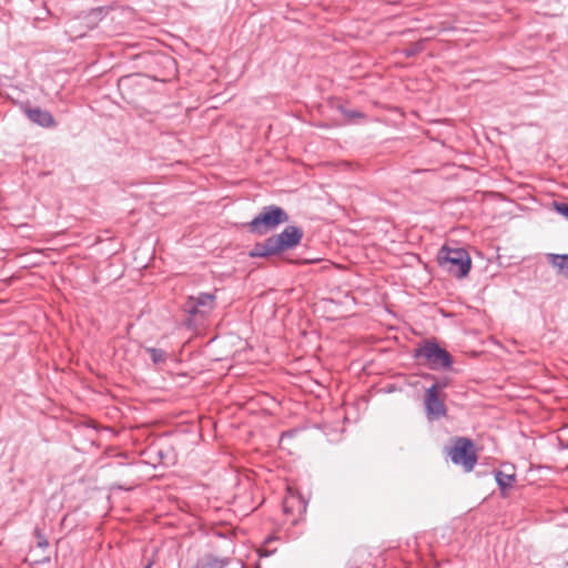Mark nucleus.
I'll return each mask as SVG.
<instances>
[{
    "mask_svg": "<svg viewBox=\"0 0 568 568\" xmlns=\"http://www.w3.org/2000/svg\"><path fill=\"white\" fill-rule=\"evenodd\" d=\"M297 499V501L300 503V505L302 506L303 510L306 509V503L303 500V498L301 496H294V495H291L290 497L285 498L284 503H283V508H284V511L287 514L291 511V508H292V504L293 501Z\"/></svg>",
    "mask_w": 568,
    "mask_h": 568,
    "instance_id": "obj_13",
    "label": "nucleus"
},
{
    "mask_svg": "<svg viewBox=\"0 0 568 568\" xmlns=\"http://www.w3.org/2000/svg\"><path fill=\"white\" fill-rule=\"evenodd\" d=\"M424 49V45L422 42H417L412 44L409 48L404 50V53L407 58H412L417 55L419 52H422Z\"/></svg>",
    "mask_w": 568,
    "mask_h": 568,
    "instance_id": "obj_14",
    "label": "nucleus"
},
{
    "mask_svg": "<svg viewBox=\"0 0 568 568\" xmlns=\"http://www.w3.org/2000/svg\"><path fill=\"white\" fill-rule=\"evenodd\" d=\"M547 260L557 270L558 274L568 278V254L549 253Z\"/></svg>",
    "mask_w": 568,
    "mask_h": 568,
    "instance_id": "obj_10",
    "label": "nucleus"
},
{
    "mask_svg": "<svg viewBox=\"0 0 568 568\" xmlns=\"http://www.w3.org/2000/svg\"><path fill=\"white\" fill-rule=\"evenodd\" d=\"M146 352L149 353L153 364L159 365L165 363L168 355L163 349L155 347H148Z\"/></svg>",
    "mask_w": 568,
    "mask_h": 568,
    "instance_id": "obj_12",
    "label": "nucleus"
},
{
    "mask_svg": "<svg viewBox=\"0 0 568 568\" xmlns=\"http://www.w3.org/2000/svg\"><path fill=\"white\" fill-rule=\"evenodd\" d=\"M286 222H288V214L284 209L276 205H268L264 206L247 224V229L253 234L264 235Z\"/></svg>",
    "mask_w": 568,
    "mask_h": 568,
    "instance_id": "obj_4",
    "label": "nucleus"
},
{
    "mask_svg": "<svg viewBox=\"0 0 568 568\" xmlns=\"http://www.w3.org/2000/svg\"><path fill=\"white\" fill-rule=\"evenodd\" d=\"M473 448L474 444L469 438L457 437L448 449V456L455 465H462L465 471H470L477 463V456Z\"/></svg>",
    "mask_w": 568,
    "mask_h": 568,
    "instance_id": "obj_5",
    "label": "nucleus"
},
{
    "mask_svg": "<svg viewBox=\"0 0 568 568\" xmlns=\"http://www.w3.org/2000/svg\"><path fill=\"white\" fill-rule=\"evenodd\" d=\"M494 474H495L496 483L501 490V495L505 497L506 490L513 487V485L516 480V475L515 474H505L501 470H495Z\"/></svg>",
    "mask_w": 568,
    "mask_h": 568,
    "instance_id": "obj_11",
    "label": "nucleus"
},
{
    "mask_svg": "<svg viewBox=\"0 0 568 568\" xmlns=\"http://www.w3.org/2000/svg\"><path fill=\"white\" fill-rule=\"evenodd\" d=\"M437 263L443 270L459 278L465 277L471 266L470 256L465 248L446 245L438 251Z\"/></svg>",
    "mask_w": 568,
    "mask_h": 568,
    "instance_id": "obj_3",
    "label": "nucleus"
},
{
    "mask_svg": "<svg viewBox=\"0 0 568 568\" xmlns=\"http://www.w3.org/2000/svg\"><path fill=\"white\" fill-rule=\"evenodd\" d=\"M555 210L568 220V204L555 202Z\"/></svg>",
    "mask_w": 568,
    "mask_h": 568,
    "instance_id": "obj_15",
    "label": "nucleus"
},
{
    "mask_svg": "<svg viewBox=\"0 0 568 568\" xmlns=\"http://www.w3.org/2000/svg\"><path fill=\"white\" fill-rule=\"evenodd\" d=\"M215 298L213 293H200L197 296H189L184 303V311L192 317L205 316L214 308Z\"/></svg>",
    "mask_w": 568,
    "mask_h": 568,
    "instance_id": "obj_7",
    "label": "nucleus"
},
{
    "mask_svg": "<svg viewBox=\"0 0 568 568\" xmlns=\"http://www.w3.org/2000/svg\"><path fill=\"white\" fill-rule=\"evenodd\" d=\"M414 358L430 369H448L453 365L452 355L438 345L435 339H424L414 349Z\"/></svg>",
    "mask_w": 568,
    "mask_h": 568,
    "instance_id": "obj_2",
    "label": "nucleus"
},
{
    "mask_svg": "<svg viewBox=\"0 0 568 568\" xmlns=\"http://www.w3.org/2000/svg\"><path fill=\"white\" fill-rule=\"evenodd\" d=\"M446 387V383H434L425 393L424 404L428 419H439L446 416L444 399L440 398L438 390Z\"/></svg>",
    "mask_w": 568,
    "mask_h": 568,
    "instance_id": "obj_6",
    "label": "nucleus"
},
{
    "mask_svg": "<svg viewBox=\"0 0 568 568\" xmlns=\"http://www.w3.org/2000/svg\"><path fill=\"white\" fill-rule=\"evenodd\" d=\"M24 113L30 121L42 128H52L55 125L54 118L47 110H42L40 108H28Z\"/></svg>",
    "mask_w": 568,
    "mask_h": 568,
    "instance_id": "obj_8",
    "label": "nucleus"
},
{
    "mask_svg": "<svg viewBox=\"0 0 568 568\" xmlns=\"http://www.w3.org/2000/svg\"><path fill=\"white\" fill-rule=\"evenodd\" d=\"M304 232L295 225H287L281 233L274 234L263 242L256 243L250 252L251 257H270L296 247Z\"/></svg>",
    "mask_w": 568,
    "mask_h": 568,
    "instance_id": "obj_1",
    "label": "nucleus"
},
{
    "mask_svg": "<svg viewBox=\"0 0 568 568\" xmlns=\"http://www.w3.org/2000/svg\"><path fill=\"white\" fill-rule=\"evenodd\" d=\"M38 546H39V547H41V548H44V547H47V546H48V541H47L45 539L40 540V541L38 542Z\"/></svg>",
    "mask_w": 568,
    "mask_h": 568,
    "instance_id": "obj_16",
    "label": "nucleus"
},
{
    "mask_svg": "<svg viewBox=\"0 0 568 568\" xmlns=\"http://www.w3.org/2000/svg\"><path fill=\"white\" fill-rule=\"evenodd\" d=\"M230 560L227 558H217L213 555H205L200 558L192 568H225Z\"/></svg>",
    "mask_w": 568,
    "mask_h": 568,
    "instance_id": "obj_9",
    "label": "nucleus"
},
{
    "mask_svg": "<svg viewBox=\"0 0 568 568\" xmlns=\"http://www.w3.org/2000/svg\"><path fill=\"white\" fill-rule=\"evenodd\" d=\"M144 568H151V564L146 565Z\"/></svg>",
    "mask_w": 568,
    "mask_h": 568,
    "instance_id": "obj_17",
    "label": "nucleus"
}]
</instances>
